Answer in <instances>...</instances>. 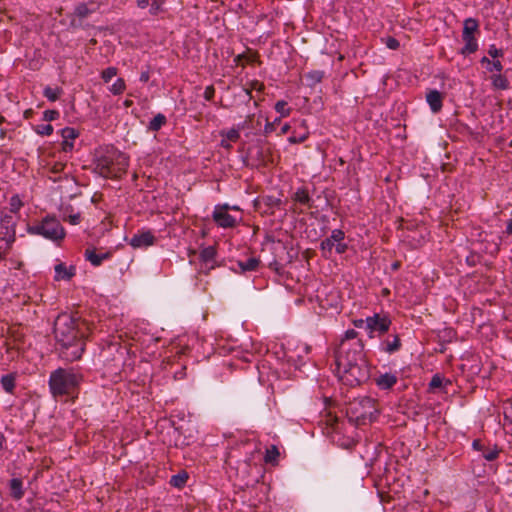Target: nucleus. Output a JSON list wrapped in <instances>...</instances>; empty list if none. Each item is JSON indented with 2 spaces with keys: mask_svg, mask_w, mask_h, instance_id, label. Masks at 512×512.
<instances>
[{
  "mask_svg": "<svg viewBox=\"0 0 512 512\" xmlns=\"http://www.w3.org/2000/svg\"><path fill=\"white\" fill-rule=\"evenodd\" d=\"M385 44H386L387 48H389L391 50H397L400 46L399 41L394 37H387L385 39Z\"/></svg>",
  "mask_w": 512,
  "mask_h": 512,
  "instance_id": "47",
  "label": "nucleus"
},
{
  "mask_svg": "<svg viewBox=\"0 0 512 512\" xmlns=\"http://www.w3.org/2000/svg\"><path fill=\"white\" fill-rule=\"evenodd\" d=\"M82 374L75 368H58L49 377V389L53 397L72 393L81 383Z\"/></svg>",
  "mask_w": 512,
  "mask_h": 512,
  "instance_id": "4",
  "label": "nucleus"
},
{
  "mask_svg": "<svg viewBox=\"0 0 512 512\" xmlns=\"http://www.w3.org/2000/svg\"><path fill=\"white\" fill-rule=\"evenodd\" d=\"M506 233L511 235L512 234V219H510L508 222H507V226H506Z\"/></svg>",
  "mask_w": 512,
  "mask_h": 512,
  "instance_id": "57",
  "label": "nucleus"
},
{
  "mask_svg": "<svg viewBox=\"0 0 512 512\" xmlns=\"http://www.w3.org/2000/svg\"><path fill=\"white\" fill-rule=\"evenodd\" d=\"M83 335L78 318L68 313L58 315L54 322V336L63 360L73 362L81 358L84 352Z\"/></svg>",
  "mask_w": 512,
  "mask_h": 512,
  "instance_id": "2",
  "label": "nucleus"
},
{
  "mask_svg": "<svg viewBox=\"0 0 512 512\" xmlns=\"http://www.w3.org/2000/svg\"><path fill=\"white\" fill-rule=\"evenodd\" d=\"M59 117V112L56 110H45L43 112V119L45 121H53Z\"/></svg>",
  "mask_w": 512,
  "mask_h": 512,
  "instance_id": "45",
  "label": "nucleus"
},
{
  "mask_svg": "<svg viewBox=\"0 0 512 512\" xmlns=\"http://www.w3.org/2000/svg\"><path fill=\"white\" fill-rule=\"evenodd\" d=\"M275 110L281 115V117L289 116L290 108L288 103L284 100L277 101L275 104Z\"/></svg>",
  "mask_w": 512,
  "mask_h": 512,
  "instance_id": "35",
  "label": "nucleus"
},
{
  "mask_svg": "<svg viewBox=\"0 0 512 512\" xmlns=\"http://www.w3.org/2000/svg\"><path fill=\"white\" fill-rule=\"evenodd\" d=\"M230 207L225 205H217L213 211V220L222 228H232L236 225V219L228 213Z\"/></svg>",
  "mask_w": 512,
  "mask_h": 512,
  "instance_id": "10",
  "label": "nucleus"
},
{
  "mask_svg": "<svg viewBox=\"0 0 512 512\" xmlns=\"http://www.w3.org/2000/svg\"><path fill=\"white\" fill-rule=\"evenodd\" d=\"M443 382H444V379L440 375L436 374L432 377L429 385H430V388H432V389L440 388V387H442Z\"/></svg>",
  "mask_w": 512,
  "mask_h": 512,
  "instance_id": "48",
  "label": "nucleus"
},
{
  "mask_svg": "<svg viewBox=\"0 0 512 512\" xmlns=\"http://www.w3.org/2000/svg\"><path fill=\"white\" fill-rule=\"evenodd\" d=\"M150 2V8H149V14L151 16H157L160 13H163L165 11V3L166 0H149Z\"/></svg>",
  "mask_w": 512,
  "mask_h": 512,
  "instance_id": "28",
  "label": "nucleus"
},
{
  "mask_svg": "<svg viewBox=\"0 0 512 512\" xmlns=\"http://www.w3.org/2000/svg\"><path fill=\"white\" fill-rule=\"evenodd\" d=\"M499 452H500V450L497 449V447H494L492 449H487V450L483 451V457L487 461H493L498 457Z\"/></svg>",
  "mask_w": 512,
  "mask_h": 512,
  "instance_id": "41",
  "label": "nucleus"
},
{
  "mask_svg": "<svg viewBox=\"0 0 512 512\" xmlns=\"http://www.w3.org/2000/svg\"><path fill=\"white\" fill-rule=\"evenodd\" d=\"M279 454L278 448L275 445H272L266 450L264 460L266 463L275 464Z\"/></svg>",
  "mask_w": 512,
  "mask_h": 512,
  "instance_id": "31",
  "label": "nucleus"
},
{
  "mask_svg": "<svg viewBox=\"0 0 512 512\" xmlns=\"http://www.w3.org/2000/svg\"><path fill=\"white\" fill-rule=\"evenodd\" d=\"M61 92L62 90L60 88H52L50 86H46L43 90L44 96L52 102L56 101L59 98Z\"/></svg>",
  "mask_w": 512,
  "mask_h": 512,
  "instance_id": "34",
  "label": "nucleus"
},
{
  "mask_svg": "<svg viewBox=\"0 0 512 512\" xmlns=\"http://www.w3.org/2000/svg\"><path fill=\"white\" fill-rule=\"evenodd\" d=\"M54 271V280L56 281H69L76 274V269L74 266L67 267L64 263L56 264Z\"/></svg>",
  "mask_w": 512,
  "mask_h": 512,
  "instance_id": "17",
  "label": "nucleus"
},
{
  "mask_svg": "<svg viewBox=\"0 0 512 512\" xmlns=\"http://www.w3.org/2000/svg\"><path fill=\"white\" fill-rule=\"evenodd\" d=\"M94 172L104 178H120L129 166V158L114 146L108 145L96 151Z\"/></svg>",
  "mask_w": 512,
  "mask_h": 512,
  "instance_id": "3",
  "label": "nucleus"
},
{
  "mask_svg": "<svg viewBox=\"0 0 512 512\" xmlns=\"http://www.w3.org/2000/svg\"><path fill=\"white\" fill-rule=\"evenodd\" d=\"M295 201H297L298 203H300L301 205L307 207L308 209H311L312 208V203H313V200L312 198L309 196V193L305 190V189H299L296 193H295V197H294Z\"/></svg>",
  "mask_w": 512,
  "mask_h": 512,
  "instance_id": "27",
  "label": "nucleus"
},
{
  "mask_svg": "<svg viewBox=\"0 0 512 512\" xmlns=\"http://www.w3.org/2000/svg\"><path fill=\"white\" fill-rule=\"evenodd\" d=\"M111 256V251L97 252L95 248H87L84 252L85 260L90 262L94 267L102 265V263L110 259Z\"/></svg>",
  "mask_w": 512,
  "mask_h": 512,
  "instance_id": "13",
  "label": "nucleus"
},
{
  "mask_svg": "<svg viewBox=\"0 0 512 512\" xmlns=\"http://www.w3.org/2000/svg\"><path fill=\"white\" fill-rule=\"evenodd\" d=\"M232 209L238 210L239 208L237 206H233Z\"/></svg>",
  "mask_w": 512,
  "mask_h": 512,
  "instance_id": "63",
  "label": "nucleus"
},
{
  "mask_svg": "<svg viewBox=\"0 0 512 512\" xmlns=\"http://www.w3.org/2000/svg\"><path fill=\"white\" fill-rule=\"evenodd\" d=\"M11 209L9 211H5L6 213H12V215L16 216L17 211L21 206L20 199L17 196H13L10 201Z\"/></svg>",
  "mask_w": 512,
  "mask_h": 512,
  "instance_id": "42",
  "label": "nucleus"
},
{
  "mask_svg": "<svg viewBox=\"0 0 512 512\" xmlns=\"http://www.w3.org/2000/svg\"><path fill=\"white\" fill-rule=\"evenodd\" d=\"M351 411L356 414V420L365 422L366 420H372L374 415L377 413L375 400L370 397H363L360 400L354 402L351 406Z\"/></svg>",
  "mask_w": 512,
  "mask_h": 512,
  "instance_id": "8",
  "label": "nucleus"
},
{
  "mask_svg": "<svg viewBox=\"0 0 512 512\" xmlns=\"http://www.w3.org/2000/svg\"><path fill=\"white\" fill-rule=\"evenodd\" d=\"M17 216L0 211V259H3L15 241Z\"/></svg>",
  "mask_w": 512,
  "mask_h": 512,
  "instance_id": "5",
  "label": "nucleus"
},
{
  "mask_svg": "<svg viewBox=\"0 0 512 512\" xmlns=\"http://www.w3.org/2000/svg\"><path fill=\"white\" fill-rule=\"evenodd\" d=\"M280 122V118H276L273 122H267L264 127L265 135H269L275 131V125Z\"/></svg>",
  "mask_w": 512,
  "mask_h": 512,
  "instance_id": "49",
  "label": "nucleus"
},
{
  "mask_svg": "<svg viewBox=\"0 0 512 512\" xmlns=\"http://www.w3.org/2000/svg\"><path fill=\"white\" fill-rule=\"evenodd\" d=\"M132 104H133V102H132L131 100L126 99V100L124 101V106H125V107H130Z\"/></svg>",
  "mask_w": 512,
  "mask_h": 512,
  "instance_id": "61",
  "label": "nucleus"
},
{
  "mask_svg": "<svg viewBox=\"0 0 512 512\" xmlns=\"http://www.w3.org/2000/svg\"><path fill=\"white\" fill-rule=\"evenodd\" d=\"M375 382L380 389L387 390L397 383V376L392 373H384L376 378Z\"/></svg>",
  "mask_w": 512,
  "mask_h": 512,
  "instance_id": "21",
  "label": "nucleus"
},
{
  "mask_svg": "<svg viewBox=\"0 0 512 512\" xmlns=\"http://www.w3.org/2000/svg\"><path fill=\"white\" fill-rule=\"evenodd\" d=\"M1 385L6 392L12 393L15 388V377L12 374L2 376Z\"/></svg>",
  "mask_w": 512,
  "mask_h": 512,
  "instance_id": "30",
  "label": "nucleus"
},
{
  "mask_svg": "<svg viewBox=\"0 0 512 512\" xmlns=\"http://www.w3.org/2000/svg\"><path fill=\"white\" fill-rule=\"evenodd\" d=\"M148 80H149V72H147V71L142 72L140 75V81L147 82Z\"/></svg>",
  "mask_w": 512,
  "mask_h": 512,
  "instance_id": "56",
  "label": "nucleus"
},
{
  "mask_svg": "<svg viewBox=\"0 0 512 512\" xmlns=\"http://www.w3.org/2000/svg\"><path fill=\"white\" fill-rule=\"evenodd\" d=\"M353 324L357 328H364L366 330L365 319H356V320L353 321Z\"/></svg>",
  "mask_w": 512,
  "mask_h": 512,
  "instance_id": "54",
  "label": "nucleus"
},
{
  "mask_svg": "<svg viewBox=\"0 0 512 512\" xmlns=\"http://www.w3.org/2000/svg\"><path fill=\"white\" fill-rule=\"evenodd\" d=\"M491 84L493 89L495 90H507L509 89V80L508 78L501 74V73H495L492 74L491 77Z\"/></svg>",
  "mask_w": 512,
  "mask_h": 512,
  "instance_id": "23",
  "label": "nucleus"
},
{
  "mask_svg": "<svg viewBox=\"0 0 512 512\" xmlns=\"http://www.w3.org/2000/svg\"><path fill=\"white\" fill-rule=\"evenodd\" d=\"M126 89V84H125V81L124 79L122 78H118L110 87H109V91L113 94V95H120L122 94Z\"/></svg>",
  "mask_w": 512,
  "mask_h": 512,
  "instance_id": "33",
  "label": "nucleus"
},
{
  "mask_svg": "<svg viewBox=\"0 0 512 512\" xmlns=\"http://www.w3.org/2000/svg\"><path fill=\"white\" fill-rule=\"evenodd\" d=\"M166 123L165 115L158 113L156 116L152 118L149 122L148 129L150 131L156 132Z\"/></svg>",
  "mask_w": 512,
  "mask_h": 512,
  "instance_id": "29",
  "label": "nucleus"
},
{
  "mask_svg": "<svg viewBox=\"0 0 512 512\" xmlns=\"http://www.w3.org/2000/svg\"><path fill=\"white\" fill-rule=\"evenodd\" d=\"M81 216L79 213L71 214L65 218L66 221H68L72 225H77L80 223Z\"/></svg>",
  "mask_w": 512,
  "mask_h": 512,
  "instance_id": "51",
  "label": "nucleus"
},
{
  "mask_svg": "<svg viewBox=\"0 0 512 512\" xmlns=\"http://www.w3.org/2000/svg\"><path fill=\"white\" fill-rule=\"evenodd\" d=\"M366 331L370 338L382 336L388 332L391 326V319L387 315L375 313L373 316L365 318Z\"/></svg>",
  "mask_w": 512,
  "mask_h": 512,
  "instance_id": "7",
  "label": "nucleus"
},
{
  "mask_svg": "<svg viewBox=\"0 0 512 512\" xmlns=\"http://www.w3.org/2000/svg\"><path fill=\"white\" fill-rule=\"evenodd\" d=\"M490 62H491V60L487 56L482 57L480 60V63L482 65H486V66H488Z\"/></svg>",
  "mask_w": 512,
  "mask_h": 512,
  "instance_id": "58",
  "label": "nucleus"
},
{
  "mask_svg": "<svg viewBox=\"0 0 512 512\" xmlns=\"http://www.w3.org/2000/svg\"><path fill=\"white\" fill-rule=\"evenodd\" d=\"M136 5L139 9H146L150 8V2L149 0H136Z\"/></svg>",
  "mask_w": 512,
  "mask_h": 512,
  "instance_id": "52",
  "label": "nucleus"
},
{
  "mask_svg": "<svg viewBox=\"0 0 512 512\" xmlns=\"http://www.w3.org/2000/svg\"><path fill=\"white\" fill-rule=\"evenodd\" d=\"M322 400L324 404V410H327L325 415L322 414V423L325 422L327 430L331 429L332 432H335L337 430L338 416L336 415L335 411H332L334 402L330 397L327 396H323ZM329 433L330 431H327V434Z\"/></svg>",
  "mask_w": 512,
  "mask_h": 512,
  "instance_id": "11",
  "label": "nucleus"
},
{
  "mask_svg": "<svg viewBox=\"0 0 512 512\" xmlns=\"http://www.w3.org/2000/svg\"><path fill=\"white\" fill-rule=\"evenodd\" d=\"M65 166L66 164L64 162L56 161L53 164H51L50 170L54 174H59L64 171Z\"/></svg>",
  "mask_w": 512,
  "mask_h": 512,
  "instance_id": "46",
  "label": "nucleus"
},
{
  "mask_svg": "<svg viewBox=\"0 0 512 512\" xmlns=\"http://www.w3.org/2000/svg\"><path fill=\"white\" fill-rule=\"evenodd\" d=\"M465 45L461 49L462 55H470L478 50V42L474 36L462 35Z\"/></svg>",
  "mask_w": 512,
  "mask_h": 512,
  "instance_id": "24",
  "label": "nucleus"
},
{
  "mask_svg": "<svg viewBox=\"0 0 512 512\" xmlns=\"http://www.w3.org/2000/svg\"><path fill=\"white\" fill-rule=\"evenodd\" d=\"M325 301L327 305L322 303V309L330 310L331 317L335 314H339L341 311L340 305V294L337 290H331L326 294Z\"/></svg>",
  "mask_w": 512,
  "mask_h": 512,
  "instance_id": "14",
  "label": "nucleus"
},
{
  "mask_svg": "<svg viewBox=\"0 0 512 512\" xmlns=\"http://www.w3.org/2000/svg\"><path fill=\"white\" fill-rule=\"evenodd\" d=\"M472 447L477 451H484V445L479 439L473 441Z\"/></svg>",
  "mask_w": 512,
  "mask_h": 512,
  "instance_id": "53",
  "label": "nucleus"
},
{
  "mask_svg": "<svg viewBox=\"0 0 512 512\" xmlns=\"http://www.w3.org/2000/svg\"><path fill=\"white\" fill-rule=\"evenodd\" d=\"M216 250L213 246L206 247L200 252V260L206 265L207 268H213Z\"/></svg>",
  "mask_w": 512,
  "mask_h": 512,
  "instance_id": "25",
  "label": "nucleus"
},
{
  "mask_svg": "<svg viewBox=\"0 0 512 512\" xmlns=\"http://www.w3.org/2000/svg\"><path fill=\"white\" fill-rule=\"evenodd\" d=\"M28 233L40 235L53 242L60 241L65 236V231L60 222L55 217H45L41 222L29 226Z\"/></svg>",
  "mask_w": 512,
  "mask_h": 512,
  "instance_id": "6",
  "label": "nucleus"
},
{
  "mask_svg": "<svg viewBox=\"0 0 512 512\" xmlns=\"http://www.w3.org/2000/svg\"><path fill=\"white\" fill-rule=\"evenodd\" d=\"M345 234L341 229H334L331 235L322 241V251L332 252L334 249L337 254H342L347 250V244L344 242Z\"/></svg>",
  "mask_w": 512,
  "mask_h": 512,
  "instance_id": "9",
  "label": "nucleus"
},
{
  "mask_svg": "<svg viewBox=\"0 0 512 512\" xmlns=\"http://www.w3.org/2000/svg\"><path fill=\"white\" fill-rule=\"evenodd\" d=\"M187 479L188 475L186 472L178 473L171 477L170 484L174 487L181 488L186 484Z\"/></svg>",
  "mask_w": 512,
  "mask_h": 512,
  "instance_id": "32",
  "label": "nucleus"
},
{
  "mask_svg": "<svg viewBox=\"0 0 512 512\" xmlns=\"http://www.w3.org/2000/svg\"><path fill=\"white\" fill-rule=\"evenodd\" d=\"M221 136L223 138H227L231 142H236L240 138V131L238 129L232 128L228 131H222Z\"/></svg>",
  "mask_w": 512,
  "mask_h": 512,
  "instance_id": "38",
  "label": "nucleus"
},
{
  "mask_svg": "<svg viewBox=\"0 0 512 512\" xmlns=\"http://www.w3.org/2000/svg\"><path fill=\"white\" fill-rule=\"evenodd\" d=\"M220 145L221 147L227 149V150H230L231 149V141H229L227 138H223L222 137V140L220 142Z\"/></svg>",
  "mask_w": 512,
  "mask_h": 512,
  "instance_id": "55",
  "label": "nucleus"
},
{
  "mask_svg": "<svg viewBox=\"0 0 512 512\" xmlns=\"http://www.w3.org/2000/svg\"><path fill=\"white\" fill-rule=\"evenodd\" d=\"M289 129L290 126L288 124L283 125L280 131V135L286 134L289 131Z\"/></svg>",
  "mask_w": 512,
  "mask_h": 512,
  "instance_id": "59",
  "label": "nucleus"
},
{
  "mask_svg": "<svg viewBox=\"0 0 512 512\" xmlns=\"http://www.w3.org/2000/svg\"><path fill=\"white\" fill-rule=\"evenodd\" d=\"M10 495L14 500H20L24 496L23 482L19 478H12L9 481Z\"/></svg>",
  "mask_w": 512,
  "mask_h": 512,
  "instance_id": "22",
  "label": "nucleus"
},
{
  "mask_svg": "<svg viewBox=\"0 0 512 512\" xmlns=\"http://www.w3.org/2000/svg\"><path fill=\"white\" fill-rule=\"evenodd\" d=\"M335 365L336 375L347 386L356 387L370 379L371 365L366 358L361 340L354 343L344 341L339 344L335 351Z\"/></svg>",
  "mask_w": 512,
  "mask_h": 512,
  "instance_id": "1",
  "label": "nucleus"
},
{
  "mask_svg": "<svg viewBox=\"0 0 512 512\" xmlns=\"http://www.w3.org/2000/svg\"><path fill=\"white\" fill-rule=\"evenodd\" d=\"M479 23L474 18H467L463 23L462 35L474 36V33L478 31Z\"/></svg>",
  "mask_w": 512,
  "mask_h": 512,
  "instance_id": "26",
  "label": "nucleus"
},
{
  "mask_svg": "<svg viewBox=\"0 0 512 512\" xmlns=\"http://www.w3.org/2000/svg\"><path fill=\"white\" fill-rule=\"evenodd\" d=\"M118 73V69L116 67H108L104 69L101 73V78L105 83H108L112 80L113 77H115Z\"/></svg>",
  "mask_w": 512,
  "mask_h": 512,
  "instance_id": "36",
  "label": "nucleus"
},
{
  "mask_svg": "<svg viewBox=\"0 0 512 512\" xmlns=\"http://www.w3.org/2000/svg\"><path fill=\"white\" fill-rule=\"evenodd\" d=\"M401 348V340L397 334L393 335L391 338H387L381 342V350L392 354L397 352Z\"/></svg>",
  "mask_w": 512,
  "mask_h": 512,
  "instance_id": "19",
  "label": "nucleus"
},
{
  "mask_svg": "<svg viewBox=\"0 0 512 512\" xmlns=\"http://www.w3.org/2000/svg\"><path fill=\"white\" fill-rule=\"evenodd\" d=\"M155 236L149 230L139 231L129 240L134 249H142L152 246L155 243Z\"/></svg>",
  "mask_w": 512,
  "mask_h": 512,
  "instance_id": "12",
  "label": "nucleus"
},
{
  "mask_svg": "<svg viewBox=\"0 0 512 512\" xmlns=\"http://www.w3.org/2000/svg\"><path fill=\"white\" fill-rule=\"evenodd\" d=\"M6 439H5V436L2 432H0V450L2 449L3 447V444L5 443Z\"/></svg>",
  "mask_w": 512,
  "mask_h": 512,
  "instance_id": "60",
  "label": "nucleus"
},
{
  "mask_svg": "<svg viewBox=\"0 0 512 512\" xmlns=\"http://www.w3.org/2000/svg\"><path fill=\"white\" fill-rule=\"evenodd\" d=\"M358 333L354 329H349L345 332L344 338L341 340L340 344L344 341L347 343H354L356 340Z\"/></svg>",
  "mask_w": 512,
  "mask_h": 512,
  "instance_id": "43",
  "label": "nucleus"
},
{
  "mask_svg": "<svg viewBox=\"0 0 512 512\" xmlns=\"http://www.w3.org/2000/svg\"><path fill=\"white\" fill-rule=\"evenodd\" d=\"M492 59H500L504 56L503 49L497 48L495 44H491L487 51Z\"/></svg>",
  "mask_w": 512,
  "mask_h": 512,
  "instance_id": "40",
  "label": "nucleus"
},
{
  "mask_svg": "<svg viewBox=\"0 0 512 512\" xmlns=\"http://www.w3.org/2000/svg\"><path fill=\"white\" fill-rule=\"evenodd\" d=\"M98 9V4L95 2H90L89 4L86 3H79L76 5L74 9V15L79 18L80 20H83L87 18L92 13L96 12Z\"/></svg>",
  "mask_w": 512,
  "mask_h": 512,
  "instance_id": "18",
  "label": "nucleus"
},
{
  "mask_svg": "<svg viewBox=\"0 0 512 512\" xmlns=\"http://www.w3.org/2000/svg\"><path fill=\"white\" fill-rule=\"evenodd\" d=\"M398 266H399V264H398V263L393 264V268H394V269H397V268H398Z\"/></svg>",
  "mask_w": 512,
  "mask_h": 512,
  "instance_id": "62",
  "label": "nucleus"
},
{
  "mask_svg": "<svg viewBox=\"0 0 512 512\" xmlns=\"http://www.w3.org/2000/svg\"><path fill=\"white\" fill-rule=\"evenodd\" d=\"M259 265H260V260H259V258H256V257H250L249 259H247L245 261L237 262V266H238L240 273L256 271L258 269ZM233 270L235 272H238V270L236 268H233Z\"/></svg>",
  "mask_w": 512,
  "mask_h": 512,
  "instance_id": "20",
  "label": "nucleus"
},
{
  "mask_svg": "<svg viewBox=\"0 0 512 512\" xmlns=\"http://www.w3.org/2000/svg\"><path fill=\"white\" fill-rule=\"evenodd\" d=\"M215 89L213 86H207L204 91V98L207 101H211L214 97Z\"/></svg>",
  "mask_w": 512,
  "mask_h": 512,
  "instance_id": "50",
  "label": "nucleus"
},
{
  "mask_svg": "<svg viewBox=\"0 0 512 512\" xmlns=\"http://www.w3.org/2000/svg\"><path fill=\"white\" fill-rule=\"evenodd\" d=\"M444 95L436 89L428 90L426 93V101L433 113H438L443 107Z\"/></svg>",
  "mask_w": 512,
  "mask_h": 512,
  "instance_id": "16",
  "label": "nucleus"
},
{
  "mask_svg": "<svg viewBox=\"0 0 512 512\" xmlns=\"http://www.w3.org/2000/svg\"><path fill=\"white\" fill-rule=\"evenodd\" d=\"M35 132L42 136H49L53 133V126L51 124H40L34 128Z\"/></svg>",
  "mask_w": 512,
  "mask_h": 512,
  "instance_id": "37",
  "label": "nucleus"
},
{
  "mask_svg": "<svg viewBox=\"0 0 512 512\" xmlns=\"http://www.w3.org/2000/svg\"><path fill=\"white\" fill-rule=\"evenodd\" d=\"M307 84L312 86L320 82V74L318 72L309 73L305 76Z\"/></svg>",
  "mask_w": 512,
  "mask_h": 512,
  "instance_id": "44",
  "label": "nucleus"
},
{
  "mask_svg": "<svg viewBox=\"0 0 512 512\" xmlns=\"http://www.w3.org/2000/svg\"><path fill=\"white\" fill-rule=\"evenodd\" d=\"M486 70L490 73H501L503 70V64L500 59H492L489 65L486 66Z\"/></svg>",
  "mask_w": 512,
  "mask_h": 512,
  "instance_id": "39",
  "label": "nucleus"
},
{
  "mask_svg": "<svg viewBox=\"0 0 512 512\" xmlns=\"http://www.w3.org/2000/svg\"><path fill=\"white\" fill-rule=\"evenodd\" d=\"M62 150L64 152H71L74 148L73 141L79 136V132L73 127H65L61 130Z\"/></svg>",
  "mask_w": 512,
  "mask_h": 512,
  "instance_id": "15",
  "label": "nucleus"
}]
</instances>
